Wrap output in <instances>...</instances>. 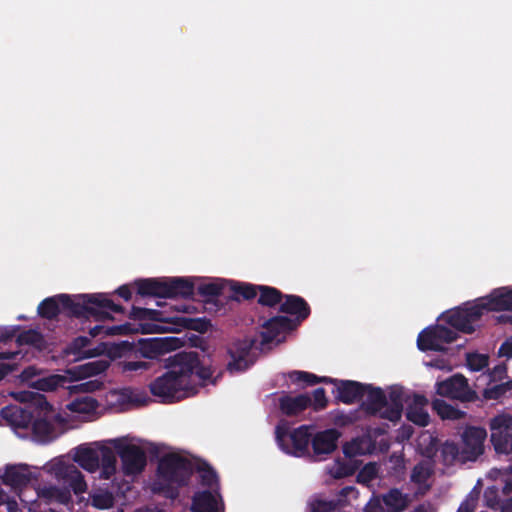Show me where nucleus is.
<instances>
[{
	"label": "nucleus",
	"instance_id": "nucleus-31",
	"mask_svg": "<svg viewBox=\"0 0 512 512\" xmlns=\"http://www.w3.org/2000/svg\"><path fill=\"white\" fill-rule=\"evenodd\" d=\"M259 285L247 282L231 281V299L235 301L252 300L258 294Z\"/></svg>",
	"mask_w": 512,
	"mask_h": 512
},
{
	"label": "nucleus",
	"instance_id": "nucleus-10",
	"mask_svg": "<svg viewBox=\"0 0 512 512\" xmlns=\"http://www.w3.org/2000/svg\"><path fill=\"white\" fill-rule=\"evenodd\" d=\"M35 404L37 405V410L35 412V417L30 424L33 436L39 442H51L54 439L55 432L54 425L50 419L53 407L46 398L40 394L36 397Z\"/></svg>",
	"mask_w": 512,
	"mask_h": 512
},
{
	"label": "nucleus",
	"instance_id": "nucleus-20",
	"mask_svg": "<svg viewBox=\"0 0 512 512\" xmlns=\"http://www.w3.org/2000/svg\"><path fill=\"white\" fill-rule=\"evenodd\" d=\"M224 504L219 491L196 492L192 498V512H223Z\"/></svg>",
	"mask_w": 512,
	"mask_h": 512
},
{
	"label": "nucleus",
	"instance_id": "nucleus-11",
	"mask_svg": "<svg viewBox=\"0 0 512 512\" xmlns=\"http://www.w3.org/2000/svg\"><path fill=\"white\" fill-rule=\"evenodd\" d=\"M114 448L122 463L123 473L127 476L140 474L147 465L146 452L140 446L114 441Z\"/></svg>",
	"mask_w": 512,
	"mask_h": 512
},
{
	"label": "nucleus",
	"instance_id": "nucleus-4",
	"mask_svg": "<svg viewBox=\"0 0 512 512\" xmlns=\"http://www.w3.org/2000/svg\"><path fill=\"white\" fill-rule=\"evenodd\" d=\"M129 318L138 321L155 322L140 324L141 332L145 334L170 330V328L163 326V324H172L174 326L194 330L199 333L207 332L211 326L210 321L206 318H189L180 315L170 316L165 311L137 306H132Z\"/></svg>",
	"mask_w": 512,
	"mask_h": 512
},
{
	"label": "nucleus",
	"instance_id": "nucleus-35",
	"mask_svg": "<svg viewBox=\"0 0 512 512\" xmlns=\"http://www.w3.org/2000/svg\"><path fill=\"white\" fill-rule=\"evenodd\" d=\"M288 376L293 383L302 385V387L313 386L318 383H328L333 381V378L330 377H319L313 373L298 370L289 372Z\"/></svg>",
	"mask_w": 512,
	"mask_h": 512
},
{
	"label": "nucleus",
	"instance_id": "nucleus-5",
	"mask_svg": "<svg viewBox=\"0 0 512 512\" xmlns=\"http://www.w3.org/2000/svg\"><path fill=\"white\" fill-rule=\"evenodd\" d=\"M275 437L279 448L286 454L295 457L309 454V444L312 440L309 426L301 425L290 431L286 423H280L275 428Z\"/></svg>",
	"mask_w": 512,
	"mask_h": 512
},
{
	"label": "nucleus",
	"instance_id": "nucleus-44",
	"mask_svg": "<svg viewBox=\"0 0 512 512\" xmlns=\"http://www.w3.org/2000/svg\"><path fill=\"white\" fill-rule=\"evenodd\" d=\"M223 285L219 282L202 283L197 287V293L204 301L208 302L212 298L218 297L222 294Z\"/></svg>",
	"mask_w": 512,
	"mask_h": 512
},
{
	"label": "nucleus",
	"instance_id": "nucleus-14",
	"mask_svg": "<svg viewBox=\"0 0 512 512\" xmlns=\"http://www.w3.org/2000/svg\"><path fill=\"white\" fill-rule=\"evenodd\" d=\"M37 405L27 404L24 407L9 405L1 410L2 418L14 429H28L35 417Z\"/></svg>",
	"mask_w": 512,
	"mask_h": 512
},
{
	"label": "nucleus",
	"instance_id": "nucleus-54",
	"mask_svg": "<svg viewBox=\"0 0 512 512\" xmlns=\"http://www.w3.org/2000/svg\"><path fill=\"white\" fill-rule=\"evenodd\" d=\"M355 472V467L351 464L347 463H339L333 472V476L336 479L344 478L350 475H353Z\"/></svg>",
	"mask_w": 512,
	"mask_h": 512
},
{
	"label": "nucleus",
	"instance_id": "nucleus-47",
	"mask_svg": "<svg viewBox=\"0 0 512 512\" xmlns=\"http://www.w3.org/2000/svg\"><path fill=\"white\" fill-rule=\"evenodd\" d=\"M510 390H512V381L486 388L483 391V396L487 400H498Z\"/></svg>",
	"mask_w": 512,
	"mask_h": 512
},
{
	"label": "nucleus",
	"instance_id": "nucleus-62",
	"mask_svg": "<svg viewBox=\"0 0 512 512\" xmlns=\"http://www.w3.org/2000/svg\"><path fill=\"white\" fill-rule=\"evenodd\" d=\"M14 370V366L6 363H0V381Z\"/></svg>",
	"mask_w": 512,
	"mask_h": 512
},
{
	"label": "nucleus",
	"instance_id": "nucleus-55",
	"mask_svg": "<svg viewBox=\"0 0 512 512\" xmlns=\"http://www.w3.org/2000/svg\"><path fill=\"white\" fill-rule=\"evenodd\" d=\"M102 387V383L98 380H89L81 383L74 388L82 392H94Z\"/></svg>",
	"mask_w": 512,
	"mask_h": 512
},
{
	"label": "nucleus",
	"instance_id": "nucleus-24",
	"mask_svg": "<svg viewBox=\"0 0 512 512\" xmlns=\"http://www.w3.org/2000/svg\"><path fill=\"white\" fill-rule=\"evenodd\" d=\"M279 311L284 314L296 316L297 324L307 319L311 313L307 301L298 295H284Z\"/></svg>",
	"mask_w": 512,
	"mask_h": 512
},
{
	"label": "nucleus",
	"instance_id": "nucleus-45",
	"mask_svg": "<svg viewBox=\"0 0 512 512\" xmlns=\"http://www.w3.org/2000/svg\"><path fill=\"white\" fill-rule=\"evenodd\" d=\"M68 379L64 375L54 374L38 380V388L43 391H53L58 387H65Z\"/></svg>",
	"mask_w": 512,
	"mask_h": 512
},
{
	"label": "nucleus",
	"instance_id": "nucleus-43",
	"mask_svg": "<svg viewBox=\"0 0 512 512\" xmlns=\"http://www.w3.org/2000/svg\"><path fill=\"white\" fill-rule=\"evenodd\" d=\"M406 417L412 423L425 427L430 422V416L428 412L420 406H409L406 411Z\"/></svg>",
	"mask_w": 512,
	"mask_h": 512
},
{
	"label": "nucleus",
	"instance_id": "nucleus-9",
	"mask_svg": "<svg viewBox=\"0 0 512 512\" xmlns=\"http://www.w3.org/2000/svg\"><path fill=\"white\" fill-rule=\"evenodd\" d=\"M458 338L455 330L444 325H435L423 329L417 337V347L420 351H445L444 344L454 342Z\"/></svg>",
	"mask_w": 512,
	"mask_h": 512
},
{
	"label": "nucleus",
	"instance_id": "nucleus-53",
	"mask_svg": "<svg viewBox=\"0 0 512 512\" xmlns=\"http://www.w3.org/2000/svg\"><path fill=\"white\" fill-rule=\"evenodd\" d=\"M358 439H353L351 442H347L343 446V453L346 457L352 458L356 455L362 454L361 445Z\"/></svg>",
	"mask_w": 512,
	"mask_h": 512
},
{
	"label": "nucleus",
	"instance_id": "nucleus-40",
	"mask_svg": "<svg viewBox=\"0 0 512 512\" xmlns=\"http://www.w3.org/2000/svg\"><path fill=\"white\" fill-rule=\"evenodd\" d=\"M91 505L98 509H109L113 507L115 498L108 490H98L90 495Z\"/></svg>",
	"mask_w": 512,
	"mask_h": 512
},
{
	"label": "nucleus",
	"instance_id": "nucleus-30",
	"mask_svg": "<svg viewBox=\"0 0 512 512\" xmlns=\"http://www.w3.org/2000/svg\"><path fill=\"white\" fill-rule=\"evenodd\" d=\"M390 404L380 413V418L397 422L400 420L403 411V397L400 390H392L389 393Z\"/></svg>",
	"mask_w": 512,
	"mask_h": 512
},
{
	"label": "nucleus",
	"instance_id": "nucleus-46",
	"mask_svg": "<svg viewBox=\"0 0 512 512\" xmlns=\"http://www.w3.org/2000/svg\"><path fill=\"white\" fill-rule=\"evenodd\" d=\"M344 505L341 499L326 500V499H315L311 503L312 512H333L337 508Z\"/></svg>",
	"mask_w": 512,
	"mask_h": 512
},
{
	"label": "nucleus",
	"instance_id": "nucleus-17",
	"mask_svg": "<svg viewBox=\"0 0 512 512\" xmlns=\"http://www.w3.org/2000/svg\"><path fill=\"white\" fill-rule=\"evenodd\" d=\"M52 471L56 478L67 484L75 494H81L86 491L87 484L84 476L74 464L58 462L54 464Z\"/></svg>",
	"mask_w": 512,
	"mask_h": 512
},
{
	"label": "nucleus",
	"instance_id": "nucleus-48",
	"mask_svg": "<svg viewBox=\"0 0 512 512\" xmlns=\"http://www.w3.org/2000/svg\"><path fill=\"white\" fill-rule=\"evenodd\" d=\"M378 475V467L376 463L369 462L363 466L358 472L356 480L360 484L367 485Z\"/></svg>",
	"mask_w": 512,
	"mask_h": 512
},
{
	"label": "nucleus",
	"instance_id": "nucleus-50",
	"mask_svg": "<svg viewBox=\"0 0 512 512\" xmlns=\"http://www.w3.org/2000/svg\"><path fill=\"white\" fill-rule=\"evenodd\" d=\"M441 456L446 465L452 464L459 456V447L454 442H445L441 447Z\"/></svg>",
	"mask_w": 512,
	"mask_h": 512
},
{
	"label": "nucleus",
	"instance_id": "nucleus-42",
	"mask_svg": "<svg viewBox=\"0 0 512 512\" xmlns=\"http://www.w3.org/2000/svg\"><path fill=\"white\" fill-rule=\"evenodd\" d=\"M43 341V335L34 329L23 331L16 337V342L19 346L31 345L34 347H40Z\"/></svg>",
	"mask_w": 512,
	"mask_h": 512
},
{
	"label": "nucleus",
	"instance_id": "nucleus-61",
	"mask_svg": "<svg viewBox=\"0 0 512 512\" xmlns=\"http://www.w3.org/2000/svg\"><path fill=\"white\" fill-rule=\"evenodd\" d=\"M353 491H355V487H353V486H345V487L341 488L338 492V496H339L338 499H341L345 505L346 501L344 500V498L349 496Z\"/></svg>",
	"mask_w": 512,
	"mask_h": 512
},
{
	"label": "nucleus",
	"instance_id": "nucleus-25",
	"mask_svg": "<svg viewBox=\"0 0 512 512\" xmlns=\"http://www.w3.org/2000/svg\"><path fill=\"white\" fill-rule=\"evenodd\" d=\"M311 405V397L308 394L297 396L284 395L279 399L281 412L286 416H297Z\"/></svg>",
	"mask_w": 512,
	"mask_h": 512
},
{
	"label": "nucleus",
	"instance_id": "nucleus-6",
	"mask_svg": "<svg viewBox=\"0 0 512 512\" xmlns=\"http://www.w3.org/2000/svg\"><path fill=\"white\" fill-rule=\"evenodd\" d=\"M193 473L192 462L175 453L164 455L158 462L157 474L161 481L183 487L188 485Z\"/></svg>",
	"mask_w": 512,
	"mask_h": 512
},
{
	"label": "nucleus",
	"instance_id": "nucleus-34",
	"mask_svg": "<svg viewBox=\"0 0 512 512\" xmlns=\"http://www.w3.org/2000/svg\"><path fill=\"white\" fill-rule=\"evenodd\" d=\"M432 408L443 420H460L466 415L464 411L455 408L442 399H434Z\"/></svg>",
	"mask_w": 512,
	"mask_h": 512
},
{
	"label": "nucleus",
	"instance_id": "nucleus-13",
	"mask_svg": "<svg viewBox=\"0 0 512 512\" xmlns=\"http://www.w3.org/2000/svg\"><path fill=\"white\" fill-rule=\"evenodd\" d=\"M436 392L440 396L462 402H472L477 399L476 392L469 387L468 380L462 374H455L437 382Z\"/></svg>",
	"mask_w": 512,
	"mask_h": 512
},
{
	"label": "nucleus",
	"instance_id": "nucleus-21",
	"mask_svg": "<svg viewBox=\"0 0 512 512\" xmlns=\"http://www.w3.org/2000/svg\"><path fill=\"white\" fill-rule=\"evenodd\" d=\"M484 313L489 311H512V289L501 287L494 289L488 296L479 298Z\"/></svg>",
	"mask_w": 512,
	"mask_h": 512
},
{
	"label": "nucleus",
	"instance_id": "nucleus-23",
	"mask_svg": "<svg viewBox=\"0 0 512 512\" xmlns=\"http://www.w3.org/2000/svg\"><path fill=\"white\" fill-rule=\"evenodd\" d=\"M341 433L335 429L330 428L317 432L311 440L312 449L315 455H328L334 452L337 448V442Z\"/></svg>",
	"mask_w": 512,
	"mask_h": 512
},
{
	"label": "nucleus",
	"instance_id": "nucleus-8",
	"mask_svg": "<svg viewBox=\"0 0 512 512\" xmlns=\"http://www.w3.org/2000/svg\"><path fill=\"white\" fill-rule=\"evenodd\" d=\"M483 315L484 306L480 304L478 299L474 304L466 303L463 306L447 311L444 319L456 331L472 334Z\"/></svg>",
	"mask_w": 512,
	"mask_h": 512
},
{
	"label": "nucleus",
	"instance_id": "nucleus-33",
	"mask_svg": "<svg viewBox=\"0 0 512 512\" xmlns=\"http://www.w3.org/2000/svg\"><path fill=\"white\" fill-rule=\"evenodd\" d=\"M258 304L266 307H275L281 304L284 294L277 288L267 285H259Z\"/></svg>",
	"mask_w": 512,
	"mask_h": 512
},
{
	"label": "nucleus",
	"instance_id": "nucleus-49",
	"mask_svg": "<svg viewBox=\"0 0 512 512\" xmlns=\"http://www.w3.org/2000/svg\"><path fill=\"white\" fill-rule=\"evenodd\" d=\"M466 361L470 370L480 371L488 366L489 357L484 354L469 353L467 354Z\"/></svg>",
	"mask_w": 512,
	"mask_h": 512
},
{
	"label": "nucleus",
	"instance_id": "nucleus-18",
	"mask_svg": "<svg viewBox=\"0 0 512 512\" xmlns=\"http://www.w3.org/2000/svg\"><path fill=\"white\" fill-rule=\"evenodd\" d=\"M336 386L335 399L344 404H353L360 400L366 393L368 384H363L353 380L333 379L331 382Z\"/></svg>",
	"mask_w": 512,
	"mask_h": 512
},
{
	"label": "nucleus",
	"instance_id": "nucleus-3",
	"mask_svg": "<svg viewBox=\"0 0 512 512\" xmlns=\"http://www.w3.org/2000/svg\"><path fill=\"white\" fill-rule=\"evenodd\" d=\"M61 313L76 318H94L96 321L113 320L111 312L123 313L124 307L115 304L106 294H82L72 297L59 294Z\"/></svg>",
	"mask_w": 512,
	"mask_h": 512
},
{
	"label": "nucleus",
	"instance_id": "nucleus-32",
	"mask_svg": "<svg viewBox=\"0 0 512 512\" xmlns=\"http://www.w3.org/2000/svg\"><path fill=\"white\" fill-rule=\"evenodd\" d=\"M382 501L386 506L387 512H402L407 507V496L399 489H390L382 496Z\"/></svg>",
	"mask_w": 512,
	"mask_h": 512
},
{
	"label": "nucleus",
	"instance_id": "nucleus-22",
	"mask_svg": "<svg viewBox=\"0 0 512 512\" xmlns=\"http://www.w3.org/2000/svg\"><path fill=\"white\" fill-rule=\"evenodd\" d=\"M34 478L35 475L26 464L7 465L4 474L1 476L3 484L14 490L27 486Z\"/></svg>",
	"mask_w": 512,
	"mask_h": 512
},
{
	"label": "nucleus",
	"instance_id": "nucleus-19",
	"mask_svg": "<svg viewBox=\"0 0 512 512\" xmlns=\"http://www.w3.org/2000/svg\"><path fill=\"white\" fill-rule=\"evenodd\" d=\"M262 343L268 344L274 341L279 334L290 332L297 327V322L288 316L277 315L266 320L262 325Z\"/></svg>",
	"mask_w": 512,
	"mask_h": 512
},
{
	"label": "nucleus",
	"instance_id": "nucleus-26",
	"mask_svg": "<svg viewBox=\"0 0 512 512\" xmlns=\"http://www.w3.org/2000/svg\"><path fill=\"white\" fill-rule=\"evenodd\" d=\"M367 398L363 403L365 412L370 416H379L387 406V397L384 391L379 387L368 384L366 393Z\"/></svg>",
	"mask_w": 512,
	"mask_h": 512
},
{
	"label": "nucleus",
	"instance_id": "nucleus-7",
	"mask_svg": "<svg viewBox=\"0 0 512 512\" xmlns=\"http://www.w3.org/2000/svg\"><path fill=\"white\" fill-rule=\"evenodd\" d=\"M181 344L182 341L176 337H159L140 339L137 350L134 349V344L127 341L122 342L118 349L122 353L134 352L136 358L140 355L142 358L153 360L167 352L176 350Z\"/></svg>",
	"mask_w": 512,
	"mask_h": 512
},
{
	"label": "nucleus",
	"instance_id": "nucleus-57",
	"mask_svg": "<svg viewBox=\"0 0 512 512\" xmlns=\"http://www.w3.org/2000/svg\"><path fill=\"white\" fill-rule=\"evenodd\" d=\"M507 372V369H506V366L505 365H497L495 366L492 371L490 372V375H491V378L492 379H502L505 374Z\"/></svg>",
	"mask_w": 512,
	"mask_h": 512
},
{
	"label": "nucleus",
	"instance_id": "nucleus-60",
	"mask_svg": "<svg viewBox=\"0 0 512 512\" xmlns=\"http://www.w3.org/2000/svg\"><path fill=\"white\" fill-rule=\"evenodd\" d=\"M117 329L121 330V335L132 334V333L138 332V330H139L137 328H134L133 325L130 323L117 325Z\"/></svg>",
	"mask_w": 512,
	"mask_h": 512
},
{
	"label": "nucleus",
	"instance_id": "nucleus-29",
	"mask_svg": "<svg viewBox=\"0 0 512 512\" xmlns=\"http://www.w3.org/2000/svg\"><path fill=\"white\" fill-rule=\"evenodd\" d=\"M99 469L100 477L105 480L110 479L116 473V454L110 447L102 446L99 448Z\"/></svg>",
	"mask_w": 512,
	"mask_h": 512
},
{
	"label": "nucleus",
	"instance_id": "nucleus-12",
	"mask_svg": "<svg viewBox=\"0 0 512 512\" xmlns=\"http://www.w3.org/2000/svg\"><path fill=\"white\" fill-rule=\"evenodd\" d=\"M489 427L495 451L512 454V416L499 414L490 420Z\"/></svg>",
	"mask_w": 512,
	"mask_h": 512
},
{
	"label": "nucleus",
	"instance_id": "nucleus-37",
	"mask_svg": "<svg viewBox=\"0 0 512 512\" xmlns=\"http://www.w3.org/2000/svg\"><path fill=\"white\" fill-rule=\"evenodd\" d=\"M97 407V401L90 396L76 398L67 405V408L70 411L81 414H89L94 412Z\"/></svg>",
	"mask_w": 512,
	"mask_h": 512
},
{
	"label": "nucleus",
	"instance_id": "nucleus-16",
	"mask_svg": "<svg viewBox=\"0 0 512 512\" xmlns=\"http://www.w3.org/2000/svg\"><path fill=\"white\" fill-rule=\"evenodd\" d=\"M254 345V341L250 339H242L233 341L228 347V354L231 360L227 363L226 369L230 373L243 372L249 367L247 357Z\"/></svg>",
	"mask_w": 512,
	"mask_h": 512
},
{
	"label": "nucleus",
	"instance_id": "nucleus-39",
	"mask_svg": "<svg viewBox=\"0 0 512 512\" xmlns=\"http://www.w3.org/2000/svg\"><path fill=\"white\" fill-rule=\"evenodd\" d=\"M200 474V483L202 486H206L210 488V491H219V480L215 470L210 467L208 464H204L200 466L199 469Z\"/></svg>",
	"mask_w": 512,
	"mask_h": 512
},
{
	"label": "nucleus",
	"instance_id": "nucleus-51",
	"mask_svg": "<svg viewBox=\"0 0 512 512\" xmlns=\"http://www.w3.org/2000/svg\"><path fill=\"white\" fill-rule=\"evenodd\" d=\"M431 476V471L429 467L425 464L419 463L414 466L411 472V481L416 484H423L425 483Z\"/></svg>",
	"mask_w": 512,
	"mask_h": 512
},
{
	"label": "nucleus",
	"instance_id": "nucleus-28",
	"mask_svg": "<svg viewBox=\"0 0 512 512\" xmlns=\"http://www.w3.org/2000/svg\"><path fill=\"white\" fill-rule=\"evenodd\" d=\"M74 461L88 472H96L99 469V450L85 446L76 448Z\"/></svg>",
	"mask_w": 512,
	"mask_h": 512
},
{
	"label": "nucleus",
	"instance_id": "nucleus-52",
	"mask_svg": "<svg viewBox=\"0 0 512 512\" xmlns=\"http://www.w3.org/2000/svg\"><path fill=\"white\" fill-rule=\"evenodd\" d=\"M328 405L326 397V391L324 388L319 387L313 391V399H311V405L315 411H321Z\"/></svg>",
	"mask_w": 512,
	"mask_h": 512
},
{
	"label": "nucleus",
	"instance_id": "nucleus-58",
	"mask_svg": "<svg viewBox=\"0 0 512 512\" xmlns=\"http://www.w3.org/2000/svg\"><path fill=\"white\" fill-rule=\"evenodd\" d=\"M15 336L14 329L0 328V342L6 343L13 339Z\"/></svg>",
	"mask_w": 512,
	"mask_h": 512
},
{
	"label": "nucleus",
	"instance_id": "nucleus-36",
	"mask_svg": "<svg viewBox=\"0 0 512 512\" xmlns=\"http://www.w3.org/2000/svg\"><path fill=\"white\" fill-rule=\"evenodd\" d=\"M40 317L53 320L61 313V301L59 295L45 298L37 308Z\"/></svg>",
	"mask_w": 512,
	"mask_h": 512
},
{
	"label": "nucleus",
	"instance_id": "nucleus-59",
	"mask_svg": "<svg viewBox=\"0 0 512 512\" xmlns=\"http://www.w3.org/2000/svg\"><path fill=\"white\" fill-rule=\"evenodd\" d=\"M365 512H383V507L379 499L371 500L366 508Z\"/></svg>",
	"mask_w": 512,
	"mask_h": 512
},
{
	"label": "nucleus",
	"instance_id": "nucleus-38",
	"mask_svg": "<svg viewBox=\"0 0 512 512\" xmlns=\"http://www.w3.org/2000/svg\"><path fill=\"white\" fill-rule=\"evenodd\" d=\"M42 497L60 504H68L71 501L70 491L56 486L44 487L41 490Z\"/></svg>",
	"mask_w": 512,
	"mask_h": 512
},
{
	"label": "nucleus",
	"instance_id": "nucleus-27",
	"mask_svg": "<svg viewBox=\"0 0 512 512\" xmlns=\"http://www.w3.org/2000/svg\"><path fill=\"white\" fill-rule=\"evenodd\" d=\"M109 367L106 360H96L82 365H77L66 370L72 380H80L105 372Z\"/></svg>",
	"mask_w": 512,
	"mask_h": 512
},
{
	"label": "nucleus",
	"instance_id": "nucleus-64",
	"mask_svg": "<svg viewBox=\"0 0 512 512\" xmlns=\"http://www.w3.org/2000/svg\"><path fill=\"white\" fill-rule=\"evenodd\" d=\"M475 505L472 501L465 500L462 502L457 510V512H473Z\"/></svg>",
	"mask_w": 512,
	"mask_h": 512
},
{
	"label": "nucleus",
	"instance_id": "nucleus-15",
	"mask_svg": "<svg viewBox=\"0 0 512 512\" xmlns=\"http://www.w3.org/2000/svg\"><path fill=\"white\" fill-rule=\"evenodd\" d=\"M487 432L484 428L469 426L462 434V454L465 460H476L484 451V441Z\"/></svg>",
	"mask_w": 512,
	"mask_h": 512
},
{
	"label": "nucleus",
	"instance_id": "nucleus-2",
	"mask_svg": "<svg viewBox=\"0 0 512 512\" xmlns=\"http://www.w3.org/2000/svg\"><path fill=\"white\" fill-rule=\"evenodd\" d=\"M140 297L155 298H191L195 292L194 283L185 277L142 278L131 284H124L115 290V293L129 301L132 298V289Z\"/></svg>",
	"mask_w": 512,
	"mask_h": 512
},
{
	"label": "nucleus",
	"instance_id": "nucleus-1",
	"mask_svg": "<svg viewBox=\"0 0 512 512\" xmlns=\"http://www.w3.org/2000/svg\"><path fill=\"white\" fill-rule=\"evenodd\" d=\"M166 371L149 384V390L163 403L181 401L197 392V386L193 383V376L203 384L210 380L216 384L222 377L223 371H217L216 367L200 360L199 354L194 351H181L167 359Z\"/></svg>",
	"mask_w": 512,
	"mask_h": 512
},
{
	"label": "nucleus",
	"instance_id": "nucleus-41",
	"mask_svg": "<svg viewBox=\"0 0 512 512\" xmlns=\"http://www.w3.org/2000/svg\"><path fill=\"white\" fill-rule=\"evenodd\" d=\"M117 365L119 370H121L123 373L136 372L141 374L142 372L147 371L152 367V362L137 359H126L119 361Z\"/></svg>",
	"mask_w": 512,
	"mask_h": 512
},
{
	"label": "nucleus",
	"instance_id": "nucleus-63",
	"mask_svg": "<svg viewBox=\"0 0 512 512\" xmlns=\"http://www.w3.org/2000/svg\"><path fill=\"white\" fill-rule=\"evenodd\" d=\"M428 404V400L424 395L415 394L413 398V404L411 406L425 407Z\"/></svg>",
	"mask_w": 512,
	"mask_h": 512
},
{
	"label": "nucleus",
	"instance_id": "nucleus-56",
	"mask_svg": "<svg viewBox=\"0 0 512 512\" xmlns=\"http://www.w3.org/2000/svg\"><path fill=\"white\" fill-rule=\"evenodd\" d=\"M499 356L506 357L508 359L512 358V337L505 340L498 351Z\"/></svg>",
	"mask_w": 512,
	"mask_h": 512
}]
</instances>
